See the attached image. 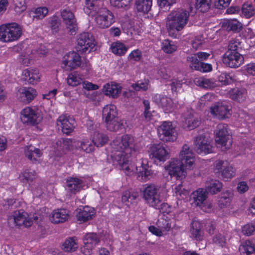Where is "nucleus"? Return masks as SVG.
Here are the masks:
<instances>
[{
    "mask_svg": "<svg viewBox=\"0 0 255 255\" xmlns=\"http://www.w3.org/2000/svg\"><path fill=\"white\" fill-rule=\"evenodd\" d=\"M161 46L163 51L167 53H172L175 51L177 48L174 42L168 39L163 40Z\"/></svg>",
    "mask_w": 255,
    "mask_h": 255,
    "instance_id": "obj_53",
    "label": "nucleus"
},
{
    "mask_svg": "<svg viewBox=\"0 0 255 255\" xmlns=\"http://www.w3.org/2000/svg\"><path fill=\"white\" fill-rule=\"evenodd\" d=\"M143 197L150 206L160 209L162 205V200L158 193V189L154 184L147 185L143 191Z\"/></svg>",
    "mask_w": 255,
    "mask_h": 255,
    "instance_id": "obj_6",
    "label": "nucleus"
},
{
    "mask_svg": "<svg viewBox=\"0 0 255 255\" xmlns=\"http://www.w3.org/2000/svg\"><path fill=\"white\" fill-rule=\"evenodd\" d=\"M212 241L215 244L222 247H224L226 244V239L225 237L221 233L216 234L213 237Z\"/></svg>",
    "mask_w": 255,
    "mask_h": 255,
    "instance_id": "obj_61",
    "label": "nucleus"
},
{
    "mask_svg": "<svg viewBox=\"0 0 255 255\" xmlns=\"http://www.w3.org/2000/svg\"><path fill=\"white\" fill-rule=\"evenodd\" d=\"M187 60L190 68L196 70L199 69L201 61H199L195 54L188 56Z\"/></svg>",
    "mask_w": 255,
    "mask_h": 255,
    "instance_id": "obj_58",
    "label": "nucleus"
},
{
    "mask_svg": "<svg viewBox=\"0 0 255 255\" xmlns=\"http://www.w3.org/2000/svg\"><path fill=\"white\" fill-rule=\"evenodd\" d=\"M83 182L77 178H70L67 180V189L73 193L79 192L82 187Z\"/></svg>",
    "mask_w": 255,
    "mask_h": 255,
    "instance_id": "obj_34",
    "label": "nucleus"
},
{
    "mask_svg": "<svg viewBox=\"0 0 255 255\" xmlns=\"http://www.w3.org/2000/svg\"><path fill=\"white\" fill-rule=\"evenodd\" d=\"M135 5L138 11L147 13L151 9L152 0H136Z\"/></svg>",
    "mask_w": 255,
    "mask_h": 255,
    "instance_id": "obj_47",
    "label": "nucleus"
},
{
    "mask_svg": "<svg viewBox=\"0 0 255 255\" xmlns=\"http://www.w3.org/2000/svg\"><path fill=\"white\" fill-rule=\"evenodd\" d=\"M233 197V191L228 190L223 192L219 200V206L221 208L228 207L230 205L231 200Z\"/></svg>",
    "mask_w": 255,
    "mask_h": 255,
    "instance_id": "obj_35",
    "label": "nucleus"
},
{
    "mask_svg": "<svg viewBox=\"0 0 255 255\" xmlns=\"http://www.w3.org/2000/svg\"><path fill=\"white\" fill-rule=\"evenodd\" d=\"M41 75L37 69L27 68L22 71V79L32 85L40 81Z\"/></svg>",
    "mask_w": 255,
    "mask_h": 255,
    "instance_id": "obj_24",
    "label": "nucleus"
},
{
    "mask_svg": "<svg viewBox=\"0 0 255 255\" xmlns=\"http://www.w3.org/2000/svg\"><path fill=\"white\" fill-rule=\"evenodd\" d=\"M20 119L23 123L35 125L38 124L42 118L38 111L26 107L21 112Z\"/></svg>",
    "mask_w": 255,
    "mask_h": 255,
    "instance_id": "obj_15",
    "label": "nucleus"
},
{
    "mask_svg": "<svg viewBox=\"0 0 255 255\" xmlns=\"http://www.w3.org/2000/svg\"><path fill=\"white\" fill-rule=\"evenodd\" d=\"M149 155L154 161L164 162L168 158L169 152L162 144H153L150 145Z\"/></svg>",
    "mask_w": 255,
    "mask_h": 255,
    "instance_id": "obj_13",
    "label": "nucleus"
},
{
    "mask_svg": "<svg viewBox=\"0 0 255 255\" xmlns=\"http://www.w3.org/2000/svg\"><path fill=\"white\" fill-rule=\"evenodd\" d=\"M112 52L116 55H122L126 53L128 49V47L124 43L117 41L113 43L111 46Z\"/></svg>",
    "mask_w": 255,
    "mask_h": 255,
    "instance_id": "obj_46",
    "label": "nucleus"
},
{
    "mask_svg": "<svg viewBox=\"0 0 255 255\" xmlns=\"http://www.w3.org/2000/svg\"><path fill=\"white\" fill-rule=\"evenodd\" d=\"M176 2V0H160L158 1L159 6L164 10H168L170 6Z\"/></svg>",
    "mask_w": 255,
    "mask_h": 255,
    "instance_id": "obj_63",
    "label": "nucleus"
},
{
    "mask_svg": "<svg viewBox=\"0 0 255 255\" xmlns=\"http://www.w3.org/2000/svg\"><path fill=\"white\" fill-rule=\"evenodd\" d=\"M192 196L196 205L200 207L206 201L207 193L204 189L200 188L193 192Z\"/></svg>",
    "mask_w": 255,
    "mask_h": 255,
    "instance_id": "obj_33",
    "label": "nucleus"
},
{
    "mask_svg": "<svg viewBox=\"0 0 255 255\" xmlns=\"http://www.w3.org/2000/svg\"><path fill=\"white\" fill-rule=\"evenodd\" d=\"M157 132L159 139L164 142H173L178 136L177 128L172 122L165 121L158 126Z\"/></svg>",
    "mask_w": 255,
    "mask_h": 255,
    "instance_id": "obj_4",
    "label": "nucleus"
},
{
    "mask_svg": "<svg viewBox=\"0 0 255 255\" xmlns=\"http://www.w3.org/2000/svg\"><path fill=\"white\" fill-rule=\"evenodd\" d=\"M92 141L95 146L97 147L102 146L106 143L109 140V138L107 135L97 131L93 133L92 136Z\"/></svg>",
    "mask_w": 255,
    "mask_h": 255,
    "instance_id": "obj_37",
    "label": "nucleus"
},
{
    "mask_svg": "<svg viewBox=\"0 0 255 255\" xmlns=\"http://www.w3.org/2000/svg\"><path fill=\"white\" fill-rule=\"evenodd\" d=\"M99 242V238L96 234H87L84 239V246L82 248V253L85 255H90L92 250Z\"/></svg>",
    "mask_w": 255,
    "mask_h": 255,
    "instance_id": "obj_21",
    "label": "nucleus"
},
{
    "mask_svg": "<svg viewBox=\"0 0 255 255\" xmlns=\"http://www.w3.org/2000/svg\"><path fill=\"white\" fill-rule=\"evenodd\" d=\"M230 97L239 102L244 101L246 98V92L243 89L234 88L229 91Z\"/></svg>",
    "mask_w": 255,
    "mask_h": 255,
    "instance_id": "obj_41",
    "label": "nucleus"
},
{
    "mask_svg": "<svg viewBox=\"0 0 255 255\" xmlns=\"http://www.w3.org/2000/svg\"><path fill=\"white\" fill-rule=\"evenodd\" d=\"M194 149L200 154H207L213 152L210 134L208 132L199 134L194 140Z\"/></svg>",
    "mask_w": 255,
    "mask_h": 255,
    "instance_id": "obj_7",
    "label": "nucleus"
},
{
    "mask_svg": "<svg viewBox=\"0 0 255 255\" xmlns=\"http://www.w3.org/2000/svg\"><path fill=\"white\" fill-rule=\"evenodd\" d=\"M241 38L240 37L232 38L229 41L228 51L231 52H239L241 48Z\"/></svg>",
    "mask_w": 255,
    "mask_h": 255,
    "instance_id": "obj_51",
    "label": "nucleus"
},
{
    "mask_svg": "<svg viewBox=\"0 0 255 255\" xmlns=\"http://www.w3.org/2000/svg\"><path fill=\"white\" fill-rule=\"evenodd\" d=\"M152 100L166 112H171L176 107L172 100L164 95L156 94L152 97Z\"/></svg>",
    "mask_w": 255,
    "mask_h": 255,
    "instance_id": "obj_20",
    "label": "nucleus"
},
{
    "mask_svg": "<svg viewBox=\"0 0 255 255\" xmlns=\"http://www.w3.org/2000/svg\"><path fill=\"white\" fill-rule=\"evenodd\" d=\"M78 248L77 240L74 237L66 239L62 246V249L66 252H73Z\"/></svg>",
    "mask_w": 255,
    "mask_h": 255,
    "instance_id": "obj_39",
    "label": "nucleus"
},
{
    "mask_svg": "<svg viewBox=\"0 0 255 255\" xmlns=\"http://www.w3.org/2000/svg\"><path fill=\"white\" fill-rule=\"evenodd\" d=\"M100 0H85L83 9L84 12L91 16H96L102 8L100 7Z\"/></svg>",
    "mask_w": 255,
    "mask_h": 255,
    "instance_id": "obj_28",
    "label": "nucleus"
},
{
    "mask_svg": "<svg viewBox=\"0 0 255 255\" xmlns=\"http://www.w3.org/2000/svg\"><path fill=\"white\" fill-rule=\"evenodd\" d=\"M74 142V140L69 138H61L56 141L55 148L58 150L63 152L68 150H73L75 149Z\"/></svg>",
    "mask_w": 255,
    "mask_h": 255,
    "instance_id": "obj_32",
    "label": "nucleus"
},
{
    "mask_svg": "<svg viewBox=\"0 0 255 255\" xmlns=\"http://www.w3.org/2000/svg\"><path fill=\"white\" fill-rule=\"evenodd\" d=\"M132 0H110L111 4L115 7L128 9L130 6V4Z\"/></svg>",
    "mask_w": 255,
    "mask_h": 255,
    "instance_id": "obj_54",
    "label": "nucleus"
},
{
    "mask_svg": "<svg viewBox=\"0 0 255 255\" xmlns=\"http://www.w3.org/2000/svg\"><path fill=\"white\" fill-rule=\"evenodd\" d=\"M202 223L197 220H193L190 225V237L197 241H202L204 234Z\"/></svg>",
    "mask_w": 255,
    "mask_h": 255,
    "instance_id": "obj_25",
    "label": "nucleus"
},
{
    "mask_svg": "<svg viewBox=\"0 0 255 255\" xmlns=\"http://www.w3.org/2000/svg\"><path fill=\"white\" fill-rule=\"evenodd\" d=\"M210 113L213 117L220 120L229 118L231 115L229 107L223 102H217L211 106Z\"/></svg>",
    "mask_w": 255,
    "mask_h": 255,
    "instance_id": "obj_16",
    "label": "nucleus"
},
{
    "mask_svg": "<svg viewBox=\"0 0 255 255\" xmlns=\"http://www.w3.org/2000/svg\"><path fill=\"white\" fill-rule=\"evenodd\" d=\"M75 149L82 150L86 153L92 152L95 148V145L88 139L75 140L74 142Z\"/></svg>",
    "mask_w": 255,
    "mask_h": 255,
    "instance_id": "obj_31",
    "label": "nucleus"
},
{
    "mask_svg": "<svg viewBox=\"0 0 255 255\" xmlns=\"http://www.w3.org/2000/svg\"><path fill=\"white\" fill-rule=\"evenodd\" d=\"M96 212L95 209L89 206H85L79 209L76 215L77 219L80 223H84L92 220L95 216Z\"/></svg>",
    "mask_w": 255,
    "mask_h": 255,
    "instance_id": "obj_27",
    "label": "nucleus"
},
{
    "mask_svg": "<svg viewBox=\"0 0 255 255\" xmlns=\"http://www.w3.org/2000/svg\"><path fill=\"white\" fill-rule=\"evenodd\" d=\"M19 177L23 182H27L29 185L37 179V176L35 171L31 169L25 170L21 173Z\"/></svg>",
    "mask_w": 255,
    "mask_h": 255,
    "instance_id": "obj_40",
    "label": "nucleus"
},
{
    "mask_svg": "<svg viewBox=\"0 0 255 255\" xmlns=\"http://www.w3.org/2000/svg\"><path fill=\"white\" fill-rule=\"evenodd\" d=\"M137 197V193L133 191H126L122 195V200L126 205H129V204L132 203Z\"/></svg>",
    "mask_w": 255,
    "mask_h": 255,
    "instance_id": "obj_52",
    "label": "nucleus"
},
{
    "mask_svg": "<svg viewBox=\"0 0 255 255\" xmlns=\"http://www.w3.org/2000/svg\"><path fill=\"white\" fill-rule=\"evenodd\" d=\"M180 160L188 169H192L195 162V154L187 144L182 146L179 153Z\"/></svg>",
    "mask_w": 255,
    "mask_h": 255,
    "instance_id": "obj_17",
    "label": "nucleus"
},
{
    "mask_svg": "<svg viewBox=\"0 0 255 255\" xmlns=\"http://www.w3.org/2000/svg\"><path fill=\"white\" fill-rule=\"evenodd\" d=\"M186 124L189 130L193 129L198 127L201 124V120L197 114H190L185 119Z\"/></svg>",
    "mask_w": 255,
    "mask_h": 255,
    "instance_id": "obj_38",
    "label": "nucleus"
},
{
    "mask_svg": "<svg viewBox=\"0 0 255 255\" xmlns=\"http://www.w3.org/2000/svg\"><path fill=\"white\" fill-rule=\"evenodd\" d=\"M95 21L98 27L106 28L114 22V16L106 8H102L96 15Z\"/></svg>",
    "mask_w": 255,
    "mask_h": 255,
    "instance_id": "obj_12",
    "label": "nucleus"
},
{
    "mask_svg": "<svg viewBox=\"0 0 255 255\" xmlns=\"http://www.w3.org/2000/svg\"><path fill=\"white\" fill-rule=\"evenodd\" d=\"M134 146V139L131 135L125 134L117 137L110 144L111 156L113 162L118 164L126 174L131 175L136 171L138 176L146 181L152 175V171L143 162L139 167L131 162V158L136 152Z\"/></svg>",
    "mask_w": 255,
    "mask_h": 255,
    "instance_id": "obj_1",
    "label": "nucleus"
},
{
    "mask_svg": "<svg viewBox=\"0 0 255 255\" xmlns=\"http://www.w3.org/2000/svg\"><path fill=\"white\" fill-rule=\"evenodd\" d=\"M67 82L69 85L75 87L82 82V79L78 72H73L68 75Z\"/></svg>",
    "mask_w": 255,
    "mask_h": 255,
    "instance_id": "obj_49",
    "label": "nucleus"
},
{
    "mask_svg": "<svg viewBox=\"0 0 255 255\" xmlns=\"http://www.w3.org/2000/svg\"><path fill=\"white\" fill-rule=\"evenodd\" d=\"M22 29L16 23L2 24L0 26V41L10 42L17 40L21 36Z\"/></svg>",
    "mask_w": 255,
    "mask_h": 255,
    "instance_id": "obj_3",
    "label": "nucleus"
},
{
    "mask_svg": "<svg viewBox=\"0 0 255 255\" xmlns=\"http://www.w3.org/2000/svg\"><path fill=\"white\" fill-rule=\"evenodd\" d=\"M215 141L217 145L225 150L230 148L232 140L229 133L228 126L225 124L217 125L215 131Z\"/></svg>",
    "mask_w": 255,
    "mask_h": 255,
    "instance_id": "obj_5",
    "label": "nucleus"
},
{
    "mask_svg": "<svg viewBox=\"0 0 255 255\" xmlns=\"http://www.w3.org/2000/svg\"><path fill=\"white\" fill-rule=\"evenodd\" d=\"M57 125L61 127L63 133L69 134L75 128V121L69 116L61 115L57 120Z\"/></svg>",
    "mask_w": 255,
    "mask_h": 255,
    "instance_id": "obj_22",
    "label": "nucleus"
},
{
    "mask_svg": "<svg viewBox=\"0 0 255 255\" xmlns=\"http://www.w3.org/2000/svg\"><path fill=\"white\" fill-rule=\"evenodd\" d=\"M103 117L105 119V122L118 117L116 107L114 105H108L103 109Z\"/></svg>",
    "mask_w": 255,
    "mask_h": 255,
    "instance_id": "obj_36",
    "label": "nucleus"
},
{
    "mask_svg": "<svg viewBox=\"0 0 255 255\" xmlns=\"http://www.w3.org/2000/svg\"><path fill=\"white\" fill-rule=\"evenodd\" d=\"M222 186V183L217 180H211L206 184V190L212 194L220 192Z\"/></svg>",
    "mask_w": 255,
    "mask_h": 255,
    "instance_id": "obj_43",
    "label": "nucleus"
},
{
    "mask_svg": "<svg viewBox=\"0 0 255 255\" xmlns=\"http://www.w3.org/2000/svg\"><path fill=\"white\" fill-rule=\"evenodd\" d=\"M218 80L223 85L229 84L234 81L233 75L227 73H222L218 77Z\"/></svg>",
    "mask_w": 255,
    "mask_h": 255,
    "instance_id": "obj_62",
    "label": "nucleus"
},
{
    "mask_svg": "<svg viewBox=\"0 0 255 255\" xmlns=\"http://www.w3.org/2000/svg\"><path fill=\"white\" fill-rule=\"evenodd\" d=\"M69 211L65 209L61 208L54 210L49 216L50 221L55 224L63 223L69 218Z\"/></svg>",
    "mask_w": 255,
    "mask_h": 255,
    "instance_id": "obj_26",
    "label": "nucleus"
},
{
    "mask_svg": "<svg viewBox=\"0 0 255 255\" xmlns=\"http://www.w3.org/2000/svg\"><path fill=\"white\" fill-rule=\"evenodd\" d=\"M24 152L25 157L33 163L38 162L42 155L40 150L31 145L26 146Z\"/></svg>",
    "mask_w": 255,
    "mask_h": 255,
    "instance_id": "obj_29",
    "label": "nucleus"
},
{
    "mask_svg": "<svg viewBox=\"0 0 255 255\" xmlns=\"http://www.w3.org/2000/svg\"><path fill=\"white\" fill-rule=\"evenodd\" d=\"M61 16L67 30L72 34L77 30L76 20L73 12L68 7L61 10Z\"/></svg>",
    "mask_w": 255,
    "mask_h": 255,
    "instance_id": "obj_14",
    "label": "nucleus"
},
{
    "mask_svg": "<svg viewBox=\"0 0 255 255\" xmlns=\"http://www.w3.org/2000/svg\"><path fill=\"white\" fill-rule=\"evenodd\" d=\"M106 124L107 129L110 131H116L119 130L123 127V124L118 117L106 121Z\"/></svg>",
    "mask_w": 255,
    "mask_h": 255,
    "instance_id": "obj_48",
    "label": "nucleus"
},
{
    "mask_svg": "<svg viewBox=\"0 0 255 255\" xmlns=\"http://www.w3.org/2000/svg\"><path fill=\"white\" fill-rule=\"evenodd\" d=\"M141 57V52L138 49H136L131 52V53L129 54L128 58L130 60L138 61L140 60Z\"/></svg>",
    "mask_w": 255,
    "mask_h": 255,
    "instance_id": "obj_64",
    "label": "nucleus"
},
{
    "mask_svg": "<svg viewBox=\"0 0 255 255\" xmlns=\"http://www.w3.org/2000/svg\"><path fill=\"white\" fill-rule=\"evenodd\" d=\"M214 171L219 174L220 178L225 181L232 179L236 173V169L230 165L227 161L222 160L216 161L214 165Z\"/></svg>",
    "mask_w": 255,
    "mask_h": 255,
    "instance_id": "obj_9",
    "label": "nucleus"
},
{
    "mask_svg": "<svg viewBox=\"0 0 255 255\" xmlns=\"http://www.w3.org/2000/svg\"><path fill=\"white\" fill-rule=\"evenodd\" d=\"M184 163L177 159H172L165 166V169L171 176L182 180L186 176V172L184 168Z\"/></svg>",
    "mask_w": 255,
    "mask_h": 255,
    "instance_id": "obj_10",
    "label": "nucleus"
},
{
    "mask_svg": "<svg viewBox=\"0 0 255 255\" xmlns=\"http://www.w3.org/2000/svg\"><path fill=\"white\" fill-rule=\"evenodd\" d=\"M9 226H24L28 227L32 224V220L29 218L28 213L23 210H16L12 212L7 219Z\"/></svg>",
    "mask_w": 255,
    "mask_h": 255,
    "instance_id": "obj_8",
    "label": "nucleus"
},
{
    "mask_svg": "<svg viewBox=\"0 0 255 255\" xmlns=\"http://www.w3.org/2000/svg\"><path fill=\"white\" fill-rule=\"evenodd\" d=\"M121 90L122 89L120 85L114 83H107L103 87V91L105 94L114 98L119 96Z\"/></svg>",
    "mask_w": 255,
    "mask_h": 255,
    "instance_id": "obj_30",
    "label": "nucleus"
},
{
    "mask_svg": "<svg viewBox=\"0 0 255 255\" xmlns=\"http://www.w3.org/2000/svg\"><path fill=\"white\" fill-rule=\"evenodd\" d=\"M149 81L148 80L139 81L136 83L132 85L135 91H146L148 88Z\"/></svg>",
    "mask_w": 255,
    "mask_h": 255,
    "instance_id": "obj_60",
    "label": "nucleus"
},
{
    "mask_svg": "<svg viewBox=\"0 0 255 255\" xmlns=\"http://www.w3.org/2000/svg\"><path fill=\"white\" fill-rule=\"evenodd\" d=\"M81 64L80 56L75 52L66 54L62 61V67L67 71L71 70L79 67Z\"/></svg>",
    "mask_w": 255,
    "mask_h": 255,
    "instance_id": "obj_18",
    "label": "nucleus"
},
{
    "mask_svg": "<svg viewBox=\"0 0 255 255\" xmlns=\"http://www.w3.org/2000/svg\"><path fill=\"white\" fill-rule=\"evenodd\" d=\"M241 253L250 255L255 252V240L246 241L240 247Z\"/></svg>",
    "mask_w": 255,
    "mask_h": 255,
    "instance_id": "obj_42",
    "label": "nucleus"
},
{
    "mask_svg": "<svg viewBox=\"0 0 255 255\" xmlns=\"http://www.w3.org/2000/svg\"><path fill=\"white\" fill-rule=\"evenodd\" d=\"M37 95V93L35 89L31 87H22L18 90L16 97L19 101L28 104L31 102Z\"/></svg>",
    "mask_w": 255,
    "mask_h": 255,
    "instance_id": "obj_23",
    "label": "nucleus"
},
{
    "mask_svg": "<svg viewBox=\"0 0 255 255\" xmlns=\"http://www.w3.org/2000/svg\"><path fill=\"white\" fill-rule=\"evenodd\" d=\"M157 226L163 232L169 231L171 228V223L169 220L165 218H160L157 221Z\"/></svg>",
    "mask_w": 255,
    "mask_h": 255,
    "instance_id": "obj_57",
    "label": "nucleus"
},
{
    "mask_svg": "<svg viewBox=\"0 0 255 255\" xmlns=\"http://www.w3.org/2000/svg\"><path fill=\"white\" fill-rule=\"evenodd\" d=\"M224 63L231 68H237L244 62V57L239 52L227 51L223 58Z\"/></svg>",
    "mask_w": 255,
    "mask_h": 255,
    "instance_id": "obj_19",
    "label": "nucleus"
},
{
    "mask_svg": "<svg viewBox=\"0 0 255 255\" xmlns=\"http://www.w3.org/2000/svg\"><path fill=\"white\" fill-rule=\"evenodd\" d=\"M31 12L34 14L33 15L34 18L42 19L47 14L48 10L46 7H39L32 10Z\"/></svg>",
    "mask_w": 255,
    "mask_h": 255,
    "instance_id": "obj_56",
    "label": "nucleus"
},
{
    "mask_svg": "<svg viewBox=\"0 0 255 255\" xmlns=\"http://www.w3.org/2000/svg\"><path fill=\"white\" fill-rule=\"evenodd\" d=\"M210 4L211 0H196L197 9L203 12L210 8Z\"/></svg>",
    "mask_w": 255,
    "mask_h": 255,
    "instance_id": "obj_59",
    "label": "nucleus"
},
{
    "mask_svg": "<svg viewBox=\"0 0 255 255\" xmlns=\"http://www.w3.org/2000/svg\"><path fill=\"white\" fill-rule=\"evenodd\" d=\"M242 12L244 16L249 18L255 15V8L253 4L246 2L242 6Z\"/></svg>",
    "mask_w": 255,
    "mask_h": 255,
    "instance_id": "obj_50",
    "label": "nucleus"
},
{
    "mask_svg": "<svg viewBox=\"0 0 255 255\" xmlns=\"http://www.w3.org/2000/svg\"><path fill=\"white\" fill-rule=\"evenodd\" d=\"M13 10L17 14H20L26 9L25 0H13Z\"/></svg>",
    "mask_w": 255,
    "mask_h": 255,
    "instance_id": "obj_55",
    "label": "nucleus"
},
{
    "mask_svg": "<svg viewBox=\"0 0 255 255\" xmlns=\"http://www.w3.org/2000/svg\"><path fill=\"white\" fill-rule=\"evenodd\" d=\"M222 27L228 31H238L242 28V24L236 20L227 19L222 23Z\"/></svg>",
    "mask_w": 255,
    "mask_h": 255,
    "instance_id": "obj_44",
    "label": "nucleus"
},
{
    "mask_svg": "<svg viewBox=\"0 0 255 255\" xmlns=\"http://www.w3.org/2000/svg\"><path fill=\"white\" fill-rule=\"evenodd\" d=\"M189 18V12L183 8L172 10L167 16L166 26L169 33L179 32L187 25Z\"/></svg>",
    "mask_w": 255,
    "mask_h": 255,
    "instance_id": "obj_2",
    "label": "nucleus"
},
{
    "mask_svg": "<svg viewBox=\"0 0 255 255\" xmlns=\"http://www.w3.org/2000/svg\"><path fill=\"white\" fill-rule=\"evenodd\" d=\"M195 82L199 86L206 89H212L218 85L214 79L204 78L196 79Z\"/></svg>",
    "mask_w": 255,
    "mask_h": 255,
    "instance_id": "obj_45",
    "label": "nucleus"
},
{
    "mask_svg": "<svg viewBox=\"0 0 255 255\" xmlns=\"http://www.w3.org/2000/svg\"><path fill=\"white\" fill-rule=\"evenodd\" d=\"M77 48L82 52H90L95 46V40L92 34L88 32H83L77 36Z\"/></svg>",
    "mask_w": 255,
    "mask_h": 255,
    "instance_id": "obj_11",
    "label": "nucleus"
}]
</instances>
